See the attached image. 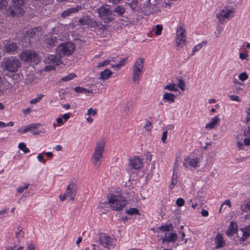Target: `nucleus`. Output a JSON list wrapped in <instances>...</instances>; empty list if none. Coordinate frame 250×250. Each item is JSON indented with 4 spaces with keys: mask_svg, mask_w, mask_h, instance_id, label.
<instances>
[{
    "mask_svg": "<svg viewBox=\"0 0 250 250\" xmlns=\"http://www.w3.org/2000/svg\"><path fill=\"white\" fill-rule=\"evenodd\" d=\"M110 208L115 211H120L125 206L127 201L120 191H114L107 195Z\"/></svg>",
    "mask_w": 250,
    "mask_h": 250,
    "instance_id": "1",
    "label": "nucleus"
},
{
    "mask_svg": "<svg viewBox=\"0 0 250 250\" xmlns=\"http://www.w3.org/2000/svg\"><path fill=\"white\" fill-rule=\"evenodd\" d=\"M105 146V143L104 140L98 141L96 143L91 159L92 163L96 168H99L101 165Z\"/></svg>",
    "mask_w": 250,
    "mask_h": 250,
    "instance_id": "2",
    "label": "nucleus"
},
{
    "mask_svg": "<svg viewBox=\"0 0 250 250\" xmlns=\"http://www.w3.org/2000/svg\"><path fill=\"white\" fill-rule=\"evenodd\" d=\"M23 0H12L9 7L5 10L6 14L12 17H18L22 15L24 13Z\"/></svg>",
    "mask_w": 250,
    "mask_h": 250,
    "instance_id": "3",
    "label": "nucleus"
},
{
    "mask_svg": "<svg viewBox=\"0 0 250 250\" xmlns=\"http://www.w3.org/2000/svg\"><path fill=\"white\" fill-rule=\"evenodd\" d=\"M97 12L99 17L104 23H108L114 20L112 11L108 5H102L97 9Z\"/></svg>",
    "mask_w": 250,
    "mask_h": 250,
    "instance_id": "4",
    "label": "nucleus"
},
{
    "mask_svg": "<svg viewBox=\"0 0 250 250\" xmlns=\"http://www.w3.org/2000/svg\"><path fill=\"white\" fill-rule=\"evenodd\" d=\"M21 62L18 59L10 57L4 60L1 65L3 70L15 73L21 67Z\"/></svg>",
    "mask_w": 250,
    "mask_h": 250,
    "instance_id": "5",
    "label": "nucleus"
},
{
    "mask_svg": "<svg viewBox=\"0 0 250 250\" xmlns=\"http://www.w3.org/2000/svg\"><path fill=\"white\" fill-rule=\"evenodd\" d=\"M75 45L71 42H65L59 45L56 52L60 56H69L75 49Z\"/></svg>",
    "mask_w": 250,
    "mask_h": 250,
    "instance_id": "6",
    "label": "nucleus"
},
{
    "mask_svg": "<svg viewBox=\"0 0 250 250\" xmlns=\"http://www.w3.org/2000/svg\"><path fill=\"white\" fill-rule=\"evenodd\" d=\"M144 59L139 58L138 59L133 66L132 70V81L136 83H138L140 81V77L144 67Z\"/></svg>",
    "mask_w": 250,
    "mask_h": 250,
    "instance_id": "7",
    "label": "nucleus"
},
{
    "mask_svg": "<svg viewBox=\"0 0 250 250\" xmlns=\"http://www.w3.org/2000/svg\"><path fill=\"white\" fill-rule=\"evenodd\" d=\"M20 59L24 62H34L38 63L40 62V57L35 51L26 50L20 54Z\"/></svg>",
    "mask_w": 250,
    "mask_h": 250,
    "instance_id": "8",
    "label": "nucleus"
},
{
    "mask_svg": "<svg viewBox=\"0 0 250 250\" xmlns=\"http://www.w3.org/2000/svg\"><path fill=\"white\" fill-rule=\"evenodd\" d=\"M77 188L74 183H71L67 186L64 194L62 196H60V199L63 201L66 198H70V200L73 201L77 194Z\"/></svg>",
    "mask_w": 250,
    "mask_h": 250,
    "instance_id": "9",
    "label": "nucleus"
},
{
    "mask_svg": "<svg viewBox=\"0 0 250 250\" xmlns=\"http://www.w3.org/2000/svg\"><path fill=\"white\" fill-rule=\"evenodd\" d=\"M176 43L177 46L183 47L186 43L185 30L181 26L177 28Z\"/></svg>",
    "mask_w": 250,
    "mask_h": 250,
    "instance_id": "10",
    "label": "nucleus"
},
{
    "mask_svg": "<svg viewBox=\"0 0 250 250\" xmlns=\"http://www.w3.org/2000/svg\"><path fill=\"white\" fill-rule=\"evenodd\" d=\"M40 27H34L28 30L25 35L24 40H28V43L31 44L32 41L31 39H36L39 36V31Z\"/></svg>",
    "mask_w": 250,
    "mask_h": 250,
    "instance_id": "11",
    "label": "nucleus"
},
{
    "mask_svg": "<svg viewBox=\"0 0 250 250\" xmlns=\"http://www.w3.org/2000/svg\"><path fill=\"white\" fill-rule=\"evenodd\" d=\"M84 7L83 5H77L76 7H71L70 8H68L66 9V10H64L63 11L61 14V16L63 18H65L68 16H70L71 15V14L75 13H77L80 10L83 9Z\"/></svg>",
    "mask_w": 250,
    "mask_h": 250,
    "instance_id": "12",
    "label": "nucleus"
},
{
    "mask_svg": "<svg viewBox=\"0 0 250 250\" xmlns=\"http://www.w3.org/2000/svg\"><path fill=\"white\" fill-rule=\"evenodd\" d=\"M112 238L105 234L101 235L99 239V243L105 248H108V246L112 245Z\"/></svg>",
    "mask_w": 250,
    "mask_h": 250,
    "instance_id": "13",
    "label": "nucleus"
},
{
    "mask_svg": "<svg viewBox=\"0 0 250 250\" xmlns=\"http://www.w3.org/2000/svg\"><path fill=\"white\" fill-rule=\"evenodd\" d=\"M233 12V11L231 9H223L217 14L216 17L218 18L220 23H223L224 20L226 19L229 18L230 14Z\"/></svg>",
    "mask_w": 250,
    "mask_h": 250,
    "instance_id": "14",
    "label": "nucleus"
},
{
    "mask_svg": "<svg viewBox=\"0 0 250 250\" xmlns=\"http://www.w3.org/2000/svg\"><path fill=\"white\" fill-rule=\"evenodd\" d=\"M199 163V160L198 158L188 157L185 159L183 166L185 168H188L189 167L195 168L198 167Z\"/></svg>",
    "mask_w": 250,
    "mask_h": 250,
    "instance_id": "15",
    "label": "nucleus"
},
{
    "mask_svg": "<svg viewBox=\"0 0 250 250\" xmlns=\"http://www.w3.org/2000/svg\"><path fill=\"white\" fill-rule=\"evenodd\" d=\"M129 165L131 168L138 169L142 167L143 160L138 156H135L130 159Z\"/></svg>",
    "mask_w": 250,
    "mask_h": 250,
    "instance_id": "16",
    "label": "nucleus"
},
{
    "mask_svg": "<svg viewBox=\"0 0 250 250\" xmlns=\"http://www.w3.org/2000/svg\"><path fill=\"white\" fill-rule=\"evenodd\" d=\"M240 232L241 233L242 236L240 237L238 235V233H237V238L240 239V244H242L246 240L250 237V227L241 229L240 230Z\"/></svg>",
    "mask_w": 250,
    "mask_h": 250,
    "instance_id": "17",
    "label": "nucleus"
},
{
    "mask_svg": "<svg viewBox=\"0 0 250 250\" xmlns=\"http://www.w3.org/2000/svg\"><path fill=\"white\" fill-rule=\"evenodd\" d=\"M45 62L46 63L59 65L60 63V59L55 55H49L45 58Z\"/></svg>",
    "mask_w": 250,
    "mask_h": 250,
    "instance_id": "18",
    "label": "nucleus"
},
{
    "mask_svg": "<svg viewBox=\"0 0 250 250\" xmlns=\"http://www.w3.org/2000/svg\"><path fill=\"white\" fill-rule=\"evenodd\" d=\"M4 48L8 53H13L17 50L18 46L16 43L8 42L5 43Z\"/></svg>",
    "mask_w": 250,
    "mask_h": 250,
    "instance_id": "19",
    "label": "nucleus"
},
{
    "mask_svg": "<svg viewBox=\"0 0 250 250\" xmlns=\"http://www.w3.org/2000/svg\"><path fill=\"white\" fill-rule=\"evenodd\" d=\"M238 231L237 225L236 223L231 222L230 223L229 227L226 231V234L229 236H232L234 233H236Z\"/></svg>",
    "mask_w": 250,
    "mask_h": 250,
    "instance_id": "20",
    "label": "nucleus"
},
{
    "mask_svg": "<svg viewBox=\"0 0 250 250\" xmlns=\"http://www.w3.org/2000/svg\"><path fill=\"white\" fill-rule=\"evenodd\" d=\"M215 243L216 244V248L219 249L225 246V243L223 240L222 235L221 234H218L215 238Z\"/></svg>",
    "mask_w": 250,
    "mask_h": 250,
    "instance_id": "21",
    "label": "nucleus"
},
{
    "mask_svg": "<svg viewBox=\"0 0 250 250\" xmlns=\"http://www.w3.org/2000/svg\"><path fill=\"white\" fill-rule=\"evenodd\" d=\"M176 96L174 94L166 92L163 96V100L165 102H168L170 103H174Z\"/></svg>",
    "mask_w": 250,
    "mask_h": 250,
    "instance_id": "22",
    "label": "nucleus"
},
{
    "mask_svg": "<svg viewBox=\"0 0 250 250\" xmlns=\"http://www.w3.org/2000/svg\"><path fill=\"white\" fill-rule=\"evenodd\" d=\"M112 73L111 70L106 69L100 73L99 79L103 80H106L111 76Z\"/></svg>",
    "mask_w": 250,
    "mask_h": 250,
    "instance_id": "23",
    "label": "nucleus"
},
{
    "mask_svg": "<svg viewBox=\"0 0 250 250\" xmlns=\"http://www.w3.org/2000/svg\"><path fill=\"white\" fill-rule=\"evenodd\" d=\"M45 42L47 45L52 47L55 46L58 43V40L56 37L51 36L45 39Z\"/></svg>",
    "mask_w": 250,
    "mask_h": 250,
    "instance_id": "24",
    "label": "nucleus"
},
{
    "mask_svg": "<svg viewBox=\"0 0 250 250\" xmlns=\"http://www.w3.org/2000/svg\"><path fill=\"white\" fill-rule=\"evenodd\" d=\"M219 121L220 119L217 116L212 118L211 122L209 124L206 125V128L211 129L214 128L215 125L218 124Z\"/></svg>",
    "mask_w": 250,
    "mask_h": 250,
    "instance_id": "25",
    "label": "nucleus"
},
{
    "mask_svg": "<svg viewBox=\"0 0 250 250\" xmlns=\"http://www.w3.org/2000/svg\"><path fill=\"white\" fill-rule=\"evenodd\" d=\"M177 239V234L175 233H170L167 238H164L162 239V243H165L167 242H174Z\"/></svg>",
    "mask_w": 250,
    "mask_h": 250,
    "instance_id": "26",
    "label": "nucleus"
},
{
    "mask_svg": "<svg viewBox=\"0 0 250 250\" xmlns=\"http://www.w3.org/2000/svg\"><path fill=\"white\" fill-rule=\"evenodd\" d=\"M241 209L242 212H247L250 210V200L243 202L241 205Z\"/></svg>",
    "mask_w": 250,
    "mask_h": 250,
    "instance_id": "27",
    "label": "nucleus"
},
{
    "mask_svg": "<svg viewBox=\"0 0 250 250\" xmlns=\"http://www.w3.org/2000/svg\"><path fill=\"white\" fill-rule=\"evenodd\" d=\"M125 7L121 5H118L112 11L117 13L118 16H122L125 12Z\"/></svg>",
    "mask_w": 250,
    "mask_h": 250,
    "instance_id": "28",
    "label": "nucleus"
},
{
    "mask_svg": "<svg viewBox=\"0 0 250 250\" xmlns=\"http://www.w3.org/2000/svg\"><path fill=\"white\" fill-rule=\"evenodd\" d=\"M101 24L100 21H97L95 20H93L92 19L88 18L87 25L90 27L95 28L97 26H98V25Z\"/></svg>",
    "mask_w": 250,
    "mask_h": 250,
    "instance_id": "29",
    "label": "nucleus"
},
{
    "mask_svg": "<svg viewBox=\"0 0 250 250\" xmlns=\"http://www.w3.org/2000/svg\"><path fill=\"white\" fill-rule=\"evenodd\" d=\"M207 43V42L203 41L201 43H199V44L196 45V46H195L192 49V51L191 55V56L193 55L196 52L199 51L200 49H201V48L202 47L203 45H205Z\"/></svg>",
    "mask_w": 250,
    "mask_h": 250,
    "instance_id": "30",
    "label": "nucleus"
},
{
    "mask_svg": "<svg viewBox=\"0 0 250 250\" xmlns=\"http://www.w3.org/2000/svg\"><path fill=\"white\" fill-rule=\"evenodd\" d=\"M132 108V105L127 103L124 108L123 112L126 116H129L131 113Z\"/></svg>",
    "mask_w": 250,
    "mask_h": 250,
    "instance_id": "31",
    "label": "nucleus"
},
{
    "mask_svg": "<svg viewBox=\"0 0 250 250\" xmlns=\"http://www.w3.org/2000/svg\"><path fill=\"white\" fill-rule=\"evenodd\" d=\"M164 89L168 90L170 91H178L177 88H176V85L174 83H169L164 87Z\"/></svg>",
    "mask_w": 250,
    "mask_h": 250,
    "instance_id": "32",
    "label": "nucleus"
},
{
    "mask_svg": "<svg viewBox=\"0 0 250 250\" xmlns=\"http://www.w3.org/2000/svg\"><path fill=\"white\" fill-rule=\"evenodd\" d=\"M18 148L23 151L24 153H27L30 151L29 148L26 147V145L24 143H19Z\"/></svg>",
    "mask_w": 250,
    "mask_h": 250,
    "instance_id": "33",
    "label": "nucleus"
},
{
    "mask_svg": "<svg viewBox=\"0 0 250 250\" xmlns=\"http://www.w3.org/2000/svg\"><path fill=\"white\" fill-rule=\"evenodd\" d=\"M76 75L74 73H70L67 76L63 77L61 81L62 82H67L73 79L74 78L76 77Z\"/></svg>",
    "mask_w": 250,
    "mask_h": 250,
    "instance_id": "34",
    "label": "nucleus"
},
{
    "mask_svg": "<svg viewBox=\"0 0 250 250\" xmlns=\"http://www.w3.org/2000/svg\"><path fill=\"white\" fill-rule=\"evenodd\" d=\"M154 30V29H153ZM163 30V26L160 24H157L155 26V29L154 31L155 34L156 36H159L161 34Z\"/></svg>",
    "mask_w": 250,
    "mask_h": 250,
    "instance_id": "35",
    "label": "nucleus"
},
{
    "mask_svg": "<svg viewBox=\"0 0 250 250\" xmlns=\"http://www.w3.org/2000/svg\"><path fill=\"white\" fill-rule=\"evenodd\" d=\"M43 97V95L40 94L38 95L37 97L31 100L30 101V103L32 104H36L38 103L42 98Z\"/></svg>",
    "mask_w": 250,
    "mask_h": 250,
    "instance_id": "36",
    "label": "nucleus"
},
{
    "mask_svg": "<svg viewBox=\"0 0 250 250\" xmlns=\"http://www.w3.org/2000/svg\"><path fill=\"white\" fill-rule=\"evenodd\" d=\"M177 87L183 91L185 90V83L182 79H178V83L176 85V88Z\"/></svg>",
    "mask_w": 250,
    "mask_h": 250,
    "instance_id": "37",
    "label": "nucleus"
},
{
    "mask_svg": "<svg viewBox=\"0 0 250 250\" xmlns=\"http://www.w3.org/2000/svg\"><path fill=\"white\" fill-rule=\"evenodd\" d=\"M8 5L6 0H0V11L5 10Z\"/></svg>",
    "mask_w": 250,
    "mask_h": 250,
    "instance_id": "38",
    "label": "nucleus"
},
{
    "mask_svg": "<svg viewBox=\"0 0 250 250\" xmlns=\"http://www.w3.org/2000/svg\"><path fill=\"white\" fill-rule=\"evenodd\" d=\"M126 212L130 215L138 214L139 210L136 208H129L126 210Z\"/></svg>",
    "mask_w": 250,
    "mask_h": 250,
    "instance_id": "39",
    "label": "nucleus"
},
{
    "mask_svg": "<svg viewBox=\"0 0 250 250\" xmlns=\"http://www.w3.org/2000/svg\"><path fill=\"white\" fill-rule=\"evenodd\" d=\"M88 17H84L79 19V22L81 25H87Z\"/></svg>",
    "mask_w": 250,
    "mask_h": 250,
    "instance_id": "40",
    "label": "nucleus"
},
{
    "mask_svg": "<svg viewBox=\"0 0 250 250\" xmlns=\"http://www.w3.org/2000/svg\"><path fill=\"white\" fill-rule=\"evenodd\" d=\"M238 78L242 81H244L248 79V75L246 72H243L239 75Z\"/></svg>",
    "mask_w": 250,
    "mask_h": 250,
    "instance_id": "41",
    "label": "nucleus"
},
{
    "mask_svg": "<svg viewBox=\"0 0 250 250\" xmlns=\"http://www.w3.org/2000/svg\"><path fill=\"white\" fill-rule=\"evenodd\" d=\"M170 226L172 227V225L170 224L169 225L162 226L161 227H159L158 229L160 230L165 232V231H168L169 230Z\"/></svg>",
    "mask_w": 250,
    "mask_h": 250,
    "instance_id": "42",
    "label": "nucleus"
},
{
    "mask_svg": "<svg viewBox=\"0 0 250 250\" xmlns=\"http://www.w3.org/2000/svg\"><path fill=\"white\" fill-rule=\"evenodd\" d=\"M127 58H123L117 64L115 65L116 67L120 68V67L124 66L126 63V60Z\"/></svg>",
    "mask_w": 250,
    "mask_h": 250,
    "instance_id": "43",
    "label": "nucleus"
},
{
    "mask_svg": "<svg viewBox=\"0 0 250 250\" xmlns=\"http://www.w3.org/2000/svg\"><path fill=\"white\" fill-rule=\"evenodd\" d=\"M97 114V110L93 109L92 108H90L88 109L87 112V115L90 116L92 115L93 116L96 115Z\"/></svg>",
    "mask_w": 250,
    "mask_h": 250,
    "instance_id": "44",
    "label": "nucleus"
},
{
    "mask_svg": "<svg viewBox=\"0 0 250 250\" xmlns=\"http://www.w3.org/2000/svg\"><path fill=\"white\" fill-rule=\"evenodd\" d=\"M29 184H26L23 186H21L17 188V191L19 193H22L23 191L28 188L29 187Z\"/></svg>",
    "mask_w": 250,
    "mask_h": 250,
    "instance_id": "45",
    "label": "nucleus"
},
{
    "mask_svg": "<svg viewBox=\"0 0 250 250\" xmlns=\"http://www.w3.org/2000/svg\"><path fill=\"white\" fill-rule=\"evenodd\" d=\"M41 126V124H31L30 125H29L28 126V127L29 128V131L31 130L32 129H36L37 128H38L39 127Z\"/></svg>",
    "mask_w": 250,
    "mask_h": 250,
    "instance_id": "46",
    "label": "nucleus"
},
{
    "mask_svg": "<svg viewBox=\"0 0 250 250\" xmlns=\"http://www.w3.org/2000/svg\"><path fill=\"white\" fill-rule=\"evenodd\" d=\"M14 125V122H10L7 124H6L2 122H0V127H5L7 126H12Z\"/></svg>",
    "mask_w": 250,
    "mask_h": 250,
    "instance_id": "47",
    "label": "nucleus"
},
{
    "mask_svg": "<svg viewBox=\"0 0 250 250\" xmlns=\"http://www.w3.org/2000/svg\"><path fill=\"white\" fill-rule=\"evenodd\" d=\"M152 127L151 123L149 121H147L144 126V128L147 131H150Z\"/></svg>",
    "mask_w": 250,
    "mask_h": 250,
    "instance_id": "48",
    "label": "nucleus"
},
{
    "mask_svg": "<svg viewBox=\"0 0 250 250\" xmlns=\"http://www.w3.org/2000/svg\"><path fill=\"white\" fill-rule=\"evenodd\" d=\"M177 183V176H175V177L174 176V175L172 176V181L171 183V184L170 185V188H173L174 186L176 185Z\"/></svg>",
    "mask_w": 250,
    "mask_h": 250,
    "instance_id": "49",
    "label": "nucleus"
},
{
    "mask_svg": "<svg viewBox=\"0 0 250 250\" xmlns=\"http://www.w3.org/2000/svg\"><path fill=\"white\" fill-rule=\"evenodd\" d=\"M110 61L109 60H105L103 62H101L98 63L97 65V67H103L109 64Z\"/></svg>",
    "mask_w": 250,
    "mask_h": 250,
    "instance_id": "50",
    "label": "nucleus"
},
{
    "mask_svg": "<svg viewBox=\"0 0 250 250\" xmlns=\"http://www.w3.org/2000/svg\"><path fill=\"white\" fill-rule=\"evenodd\" d=\"M185 204V201L182 198H179L177 200H176V205L178 206V207H182L183 206H184Z\"/></svg>",
    "mask_w": 250,
    "mask_h": 250,
    "instance_id": "51",
    "label": "nucleus"
},
{
    "mask_svg": "<svg viewBox=\"0 0 250 250\" xmlns=\"http://www.w3.org/2000/svg\"><path fill=\"white\" fill-rule=\"evenodd\" d=\"M138 4V1L137 0H133L131 3L129 4V5L130 7L133 10H136V6Z\"/></svg>",
    "mask_w": 250,
    "mask_h": 250,
    "instance_id": "52",
    "label": "nucleus"
},
{
    "mask_svg": "<svg viewBox=\"0 0 250 250\" xmlns=\"http://www.w3.org/2000/svg\"><path fill=\"white\" fill-rule=\"evenodd\" d=\"M229 97L230 98L231 101H234L238 102H240L241 101L239 97L237 95H229Z\"/></svg>",
    "mask_w": 250,
    "mask_h": 250,
    "instance_id": "53",
    "label": "nucleus"
},
{
    "mask_svg": "<svg viewBox=\"0 0 250 250\" xmlns=\"http://www.w3.org/2000/svg\"><path fill=\"white\" fill-rule=\"evenodd\" d=\"M74 90L76 92L79 93H83L84 88L83 87H80V86H77L75 87Z\"/></svg>",
    "mask_w": 250,
    "mask_h": 250,
    "instance_id": "54",
    "label": "nucleus"
},
{
    "mask_svg": "<svg viewBox=\"0 0 250 250\" xmlns=\"http://www.w3.org/2000/svg\"><path fill=\"white\" fill-rule=\"evenodd\" d=\"M37 158L38 160L44 164L45 163V160L43 159V157L41 153L38 154L37 156Z\"/></svg>",
    "mask_w": 250,
    "mask_h": 250,
    "instance_id": "55",
    "label": "nucleus"
},
{
    "mask_svg": "<svg viewBox=\"0 0 250 250\" xmlns=\"http://www.w3.org/2000/svg\"><path fill=\"white\" fill-rule=\"evenodd\" d=\"M24 236V232L21 230L20 229L18 232L16 233V237L17 238H19L20 237H23Z\"/></svg>",
    "mask_w": 250,
    "mask_h": 250,
    "instance_id": "56",
    "label": "nucleus"
},
{
    "mask_svg": "<svg viewBox=\"0 0 250 250\" xmlns=\"http://www.w3.org/2000/svg\"><path fill=\"white\" fill-rule=\"evenodd\" d=\"M243 91V89L240 86H235L234 88V92L236 93H239L241 91Z\"/></svg>",
    "mask_w": 250,
    "mask_h": 250,
    "instance_id": "57",
    "label": "nucleus"
},
{
    "mask_svg": "<svg viewBox=\"0 0 250 250\" xmlns=\"http://www.w3.org/2000/svg\"><path fill=\"white\" fill-rule=\"evenodd\" d=\"M167 131H164L162 134V136L161 138V140L163 143L165 142V141L167 137Z\"/></svg>",
    "mask_w": 250,
    "mask_h": 250,
    "instance_id": "58",
    "label": "nucleus"
},
{
    "mask_svg": "<svg viewBox=\"0 0 250 250\" xmlns=\"http://www.w3.org/2000/svg\"><path fill=\"white\" fill-rule=\"evenodd\" d=\"M56 122H57L58 125H62L64 124V122L63 121L62 118H58L56 119Z\"/></svg>",
    "mask_w": 250,
    "mask_h": 250,
    "instance_id": "59",
    "label": "nucleus"
},
{
    "mask_svg": "<svg viewBox=\"0 0 250 250\" xmlns=\"http://www.w3.org/2000/svg\"><path fill=\"white\" fill-rule=\"evenodd\" d=\"M70 113H69L64 114L62 116V118L64 119L65 121H66L70 118Z\"/></svg>",
    "mask_w": 250,
    "mask_h": 250,
    "instance_id": "60",
    "label": "nucleus"
},
{
    "mask_svg": "<svg viewBox=\"0 0 250 250\" xmlns=\"http://www.w3.org/2000/svg\"><path fill=\"white\" fill-rule=\"evenodd\" d=\"M244 143L245 145L246 146H249L250 145V138H245L244 141Z\"/></svg>",
    "mask_w": 250,
    "mask_h": 250,
    "instance_id": "61",
    "label": "nucleus"
},
{
    "mask_svg": "<svg viewBox=\"0 0 250 250\" xmlns=\"http://www.w3.org/2000/svg\"><path fill=\"white\" fill-rule=\"evenodd\" d=\"M201 214L203 216L206 217L208 215V212L207 210L203 209L201 211Z\"/></svg>",
    "mask_w": 250,
    "mask_h": 250,
    "instance_id": "62",
    "label": "nucleus"
},
{
    "mask_svg": "<svg viewBox=\"0 0 250 250\" xmlns=\"http://www.w3.org/2000/svg\"><path fill=\"white\" fill-rule=\"evenodd\" d=\"M67 95V93L65 91H63L60 94V98L62 100V99H64L65 98V96Z\"/></svg>",
    "mask_w": 250,
    "mask_h": 250,
    "instance_id": "63",
    "label": "nucleus"
},
{
    "mask_svg": "<svg viewBox=\"0 0 250 250\" xmlns=\"http://www.w3.org/2000/svg\"><path fill=\"white\" fill-rule=\"evenodd\" d=\"M27 250H35V246L33 243L29 244L27 248Z\"/></svg>",
    "mask_w": 250,
    "mask_h": 250,
    "instance_id": "64",
    "label": "nucleus"
}]
</instances>
